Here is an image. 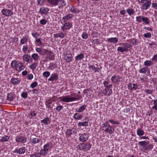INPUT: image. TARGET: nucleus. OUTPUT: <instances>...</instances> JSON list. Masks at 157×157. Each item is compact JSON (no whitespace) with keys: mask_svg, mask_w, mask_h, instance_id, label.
I'll use <instances>...</instances> for the list:
<instances>
[{"mask_svg":"<svg viewBox=\"0 0 157 157\" xmlns=\"http://www.w3.org/2000/svg\"><path fill=\"white\" fill-rule=\"evenodd\" d=\"M82 37L84 39H86L88 38V36L87 34L84 32L82 35Z\"/></svg>","mask_w":157,"mask_h":157,"instance_id":"nucleus-56","label":"nucleus"},{"mask_svg":"<svg viewBox=\"0 0 157 157\" xmlns=\"http://www.w3.org/2000/svg\"><path fill=\"white\" fill-rule=\"evenodd\" d=\"M109 123L108 121H107L105 123L102 124V126L103 128V130L105 132L109 133L110 134H112L114 131V129L112 126L109 124Z\"/></svg>","mask_w":157,"mask_h":157,"instance_id":"nucleus-2","label":"nucleus"},{"mask_svg":"<svg viewBox=\"0 0 157 157\" xmlns=\"http://www.w3.org/2000/svg\"><path fill=\"white\" fill-rule=\"evenodd\" d=\"M108 121V122H109L113 124H116L117 125H119L120 124L119 122L118 121H115L112 120H109Z\"/></svg>","mask_w":157,"mask_h":157,"instance_id":"nucleus-47","label":"nucleus"},{"mask_svg":"<svg viewBox=\"0 0 157 157\" xmlns=\"http://www.w3.org/2000/svg\"><path fill=\"white\" fill-rule=\"evenodd\" d=\"M136 132L137 135L140 136L143 135L145 133L144 131L140 129H137Z\"/></svg>","mask_w":157,"mask_h":157,"instance_id":"nucleus-33","label":"nucleus"},{"mask_svg":"<svg viewBox=\"0 0 157 157\" xmlns=\"http://www.w3.org/2000/svg\"><path fill=\"white\" fill-rule=\"evenodd\" d=\"M24 68V66L23 65L22 63L21 62H18L17 63L15 67V69L18 71H22Z\"/></svg>","mask_w":157,"mask_h":157,"instance_id":"nucleus-8","label":"nucleus"},{"mask_svg":"<svg viewBox=\"0 0 157 157\" xmlns=\"http://www.w3.org/2000/svg\"><path fill=\"white\" fill-rule=\"evenodd\" d=\"M72 17V14H68L67 15L64 16V17H63V18H62V20H63L64 21H63V22H65L66 21L71 18Z\"/></svg>","mask_w":157,"mask_h":157,"instance_id":"nucleus-30","label":"nucleus"},{"mask_svg":"<svg viewBox=\"0 0 157 157\" xmlns=\"http://www.w3.org/2000/svg\"><path fill=\"white\" fill-rule=\"evenodd\" d=\"M47 1L54 6L57 5L59 3V0H47Z\"/></svg>","mask_w":157,"mask_h":157,"instance_id":"nucleus-20","label":"nucleus"},{"mask_svg":"<svg viewBox=\"0 0 157 157\" xmlns=\"http://www.w3.org/2000/svg\"><path fill=\"white\" fill-rule=\"evenodd\" d=\"M79 150L84 151L89 150L91 147V145L89 143L80 144L78 145Z\"/></svg>","mask_w":157,"mask_h":157,"instance_id":"nucleus-3","label":"nucleus"},{"mask_svg":"<svg viewBox=\"0 0 157 157\" xmlns=\"http://www.w3.org/2000/svg\"><path fill=\"white\" fill-rule=\"evenodd\" d=\"M153 64V63L151 60H147L144 62V65L146 66H150Z\"/></svg>","mask_w":157,"mask_h":157,"instance_id":"nucleus-37","label":"nucleus"},{"mask_svg":"<svg viewBox=\"0 0 157 157\" xmlns=\"http://www.w3.org/2000/svg\"><path fill=\"white\" fill-rule=\"evenodd\" d=\"M17 63V61L16 60L12 61L11 63V67L13 68H14V67H15Z\"/></svg>","mask_w":157,"mask_h":157,"instance_id":"nucleus-45","label":"nucleus"},{"mask_svg":"<svg viewBox=\"0 0 157 157\" xmlns=\"http://www.w3.org/2000/svg\"><path fill=\"white\" fill-rule=\"evenodd\" d=\"M138 86L137 84L134 83L132 84L129 83L128 85V89L131 90L134 89L136 90L138 88Z\"/></svg>","mask_w":157,"mask_h":157,"instance_id":"nucleus-13","label":"nucleus"},{"mask_svg":"<svg viewBox=\"0 0 157 157\" xmlns=\"http://www.w3.org/2000/svg\"><path fill=\"white\" fill-rule=\"evenodd\" d=\"M153 145L152 144H151L148 145V146H145L143 147V148H144V149L145 151H147L148 150H151L153 148Z\"/></svg>","mask_w":157,"mask_h":157,"instance_id":"nucleus-35","label":"nucleus"},{"mask_svg":"<svg viewBox=\"0 0 157 157\" xmlns=\"http://www.w3.org/2000/svg\"><path fill=\"white\" fill-rule=\"evenodd\" d=\"M40 24L41 25H45L47 23V21L45 19H42L40 21Z\"/></svg>","mask_w":157,"mask_h":157,"instance_id":"nucleus-59","label":"nucleus"},{"mask_svg":"<svg viewBox=\"0 0 157 157\" xmlns=\"http://www.w3.org/2000/svg\"><path fill=\"white\" fill-rule=\"evenodd\" d=\"M143 16H139L137 17H136V21L137 22L141 23L142 22V21Z\"/></svg>","mask_w":157,"mask_h":157,"instance_id":"nucleus-48","label":"nucleus"},{"mask_svg":"<svg viewBox=\"0 0 157 157\" xmlns=\"http://www.w3.org/2000/svg\"><path fill=\"white\" fill-rule=\"evenodd\" d=\"M48 9L47 8L42 7L40 8L39 12L41 13L46 14L48 12Z\"/></svg>","mask_w":157,"mask_h":157,"instance_id":"nucleus-27","label":"nucleus"},{"mask_svg":"<svg viewBox=\"0 0 157 157\" xmlns=\"http://www.w3.org/2000/svg\"><path fill=\"white\" fill-rule=\"evenodd\" d=\"M47 58L49 59L50 60H53L54 59V55H51L49 56H47Z\"/></svg>","mask_w":157,"mask_h":157,"instance_id":"nucleus-61","label":"nucleus"},{"mask_svg":"<svg viewBox=\"0 0 157 157\" xmlns=\"http://www.w3.org/2000/svg\"><path fill=\"white\" fill-rule=\"evenodd\" d=\"M108 40L110 42L115 43L118 41V39L117 37L110 38L108 39Z\"/></svg>","mask_w":157,"mask_h":157,"instance_id":"nucleus-28","label":"nucleus"},{"mask_svg":"<svg viewBox=\"0 0 157 157\" xmlns=\"http://www.w3.org/2000/svg\"><path fill=\"white\" fill-rule=\"evenodd\" d=\"M129 42L134 45H136L137 44V40L135 38L130 40Z\"/></svg>","mask_w":157,"mask_h":157,"instance_id":"nucleus-38","label":"nucleus"},{"mask_svg":"<svg viewBox=\"0 0 157 157\" xmlns=\"http://www.w3.org/2000/svg\"><path fill=\"white\" fill-rule=\"evenodd\" d=\"M149 141L147 142L146 141H142L139 142L138 143V144L139 145L142 146L143 147L148 145Z\"/></svg>","mask_w":157,"mask_h":157,"instance_id":"nucleus-32","label":"nucleus"},{"mask_svg":"<svg viewBox=\"0 0 157 157\" xmlns=\"http://www.w3.org/2000/svg\"><path fill=\"white\" fill-rule=\"evenodd\" d=\"M151 36V33H147L144 35V36L146 38H150Z\"/></svg>","mask_w":157,"mask_h":157,"instance_id":"nucleus-52","label":"nucleus"},{"mask_svg":"<svg viewBox=\"0 0 157 157\" xmlns=\"http://www.w3.org/2000/svg\"><path fill=\"white\" fill-rule=\"evenodd\" d=\"M88 68L89 69L91 68L93 70L94 69L95 70L94 72H99L101 71L100 69L98 67H95L94 66L90 65L89 66Z\"/></svg>","mask_w":157,"mask_h":157,"instance_id":"nucleus-26","label":"nucleus"},{"mask_svg":"<svg viewBox=\"0 0 157 157\" xmlns=\"http://www.w3.org/2000/svg\"><path fill=\"white\" fill-rule=\"evenodd\" d=\"M84 58V55L83 53L78 54L75 57L76 61H81Z\"/></svg>","mask_w":157,"mask_h":157,"instance_id":"nucleus-19","label":"nucleus"},{"mask_svg":"<svg viewBox=\"0 0 157 157\" xmlns=\"http://www.w3.org/2000/svg\"><path fill=\"white\" fill-rule=\"evenodd\" d=\"M72 129H67V130L65 134L67 136H71V134H72Z\"/></svg>","mask_w":157,"mask_h":157,"instance_id":"nucleus-42","label":"nucleus"},{"mask_svg":"<svg viewBox=\"0 0 157 157\" xmlns=\"http://www.w3.org/2000/svg\"><path fill=\"white\" fill-rule=\"evenodd\" d=\"M77 98L75 97H70L68 95L61 97V101L64 102H69L76 100Z\"/></svg>","mask_w":157,"mask_h":157,"instance_id":"nucleus-4","label":"nucleus"},{"mask_svg":"<svg viewBox=\"0 0 157 157\" xmlns=\"http://www.w3.org/2000/svg\"><path fill=\"white\" fill-rule=\"evenodd\" d=\"M105 92L104 94L105 95L109 96L112 92V90L111 89H109V88H108V89H105Z\"/></svg>","mask_w":157,"mask_h":157,"instance_id":"nucleus-25","label":"nucleus"},{"mask_svg":"<svg viewBox=\"0 0 157 157\" xmlns=\"http://www.w3.org/2000/svg\"><path fill=\"white\" fill-rule=\"evenodd\" d=\"M86 105H82L81 106L78 110H77L76 111L78 113L81 112L83 111L86 108Z\"/></svg>","mask_w":157,"mask_h":157,"instance_id":"nucleus-31","label":"nucleus"},{"mask_svg":"<svg viewBox=\"0 0 157 157\" xmlns=\"http://www.w3.org/2000/svg\"><path fill=\"white\" fill-rule=\"evenodd\" d=\"M103 84L107 88L112 87L113 85L112 84H109V82L106 81L103 82Z\"/></svg>","mask_w":157,"mask_h":157,"instance_id":"nucleus-34","label":"nucleus"},{"mask_svg":"<svg viewBox=\"0 0 157 157\" xmlns=\"http://www.w3.org/2000/svg\"><path fill=\"white\" fill-rule=\"evenodd\" d=\"M45 52L46 54V55L48 56H49L51 55H52L53 54L52 52L50 51H48V50L44 49Z\"/></svg>","mask_w":157,"mask_h":157,"instance_id":"nucleus-54","label":"nucleus"},{"mask_svg":"<svg viewBox=\"0 0 157 157\" xmlns=\"http://www.w3.org/2000/svg\"><path fill=\"white\" fill-rule=\"evenodd\" d=\"M152 61H157V54L154 56L153 58L151 59Z\"/></svg>","mask_w":157,"mask_h":157,"instance_id":"nucleus-63","label":"nucleus"},{"mask_svg":"<svg viewBox=\"0 0 157 157\" xmlns=\"http://www.w3.org/2000/svg\"><path fill=\"white\" fill-rule=\"evenodd\" d=\"M14 95L12 93H9L7 95V100L9 101H11L13 100Z\"/></svg>","mask_w":157,"mask_h":157,"instance_id":"nucleus-21","label":"nucleus"},{"mask_svg":"<svg viewBox=\"0 0 157 157\" xmlns=\"http://www.w3.org/2000/svg\"><path fill=\"white\" fill-rule=\"evenodd\" d=\"M147 69V67H144L139 71V72L140 73L145 74L146 72Z\"/></svg>","mask_w":157,"mask_h":157,"instance_id":"nucleus-39","label":"nucleus"},{"mask_svg":"<svg viewBox=\"0 0 157 157\" xmlns=\"http://www.w3.org/2000/svg\"><path fill=\"white\" fill-rule=\"evenodd\" d=\"M58 78V75L56 74H51L48 80L50 81H53L54 80H57Z\"/></svg>","mask_w":157,"mask_h":157,"instance_id":"nucleus-17","label":"nucleus"},{"mask_svg":"<svg viewBox=\"0 0 157 157\" xmlns=\"http://www.w3.org/2000/svg\"><path fill=\"white\" fill-rule=\"evenodd\" d=\"M151 4L153 7L155 8V9L157 10V3H153Z\"/></svg>","mask_w":157,"mask_h":157,"instance_id":"nucleus-64","label":"nucleus"},{"mask_svg":"<svg viewBox=\"0 0 157 157\" xmlns=\"http://www.w3.org/2000/svg\"><path fill=\"white\" fill-rule=\"evenodd\" d=\"M59 37L61 38H64L66 36V34H64L63 33H59Z\"/></svg>","mask_w":157,"mask_h":157,"instance_id":"nucleus-62","label":"nucleus"},{"mask_svg":"<svg viewBox=\"0 0 157 157\" xmlns=\"http://www.w3.org/2000/svg\"><path fill=\"white\" fill-rule=\"evenodd\" d=\"M40 155L38 152H36L35 154H33L31 155L30 157H40Z\"/></svg>","mask_w":157,"mask_h":157,"instance_id":"nucleus-49","label":"nucleus"},{"mask_svg":"<svg viewBox=\"0 0 157 157\" xmlns=\"http://www.w3.org/2000/svg\"><path fill=\"white\" fill-rule=\"evenodd\" d=\"M37 65V63H34L30 65L29 67L30 68L33 70L36 68Z\"/></svg>","mask_w":157,"mask_h":157,"instance_id":"nucleus-46","label":"nucleus"},{"mask_svg":"<svg viewBox=\"0 0 157 157\" xmlns=\"http://www.w3.org/2000/svg\"><path fill=\"white\" fill-rule=\"evenodd\" d=\"M41 122L47 125L51 123V119L48 117H45L43 120L41 121Z\"/></svg>","mask_w":157,"mask_h":157,"instance_id":"nucleus-16","label":"nucleus"},{"mask_svg":"<svg viewBox=\"0 0 157 157\" xmlns=\"http://www.w3.org/2000/svg\"><path fill=\"white\" fill-rule=\"evenodd\" d=\"M26 137L23 136H21L20 137H17L16 138V140L17 142L24 143L26 141Z\"/></svg>","mask_w":157,"mask_h":157,"instance_id":"nucleus-12","label":"nucleus"},{"mask_svg":"<svg viewBox=\"0 0 157 157\" xmlns=\"http://www.w3.org/2000/svg\"><path fill=\"white\" fill-rule=\"evenodd\" d=\"M2 14L6 17H10L13 14V13L10 10L4 9L1 11Z\"/></svg>","mask_w":157,"mask_h":157,"instance_id":"nucleus-5","label":"nucleus"},{"mask_svg":"<svg viewBox=\"0 0 157 157\" xmlns=\"http://www.w3.org/2000/svg\"><path fill=\"white\" fill-rule=\"evenodd\" d=\"M119 76L113 75L112 76L111 78V80L112 82L116 83L119 81Z\"/></svg>","mask_w":157,"mask_h":157,"instance_id":"nucleus-22","label":"nucleus"},{"mask_svg":"<svg viewBox=\"0 0 157 157\" xmlns=\"http://www.w3.org/2000/svg\"><path fill=\"white\" fill-rule=\"evenodd\" d=\"M37 113L34 111H31L29 114V118L32 119L33 116H35L36 115Z\"/></svg>","mask_w":157,"mask_h":157,"instance_id":"nucleus-44","label":"nucleus"},{"mask_svg":"<svg viewBox=\"0 0 157 157\" xmlns=\"http://www.w3.org/2000/svg\"><path fill=\"white\" fill-rule=\"evenodd\" d=\"M23 59L28 63H32L33 60L31 57L28 55H25L23 57Z\"/></svg>","mask_w":157,"mask_h":157,"instance_id":"nucleus-15","label":"nucleus"},{"mask_svg":"<svg viewBox=\"0 0 157 157\" xmlns=\"http://www.w3.org/2000/svg\"><path fill=\"white\" fill-rule=\"evenodd\" d=\"M72 25L71 22L65 23L61 27V30L64 32L66 30L70 29L72 27Z\"/></svg>","mask_w":157,"mask_h":157,"instance_id":"nucleus-7","label":"nucleus"},{"mask_svg":"<svg viewBox=\"0 0 157 157\" xmlns=\"http://www.w3.org/2000/svg\"><path fill=\"white\" fill-rule=\"evenodd\" d=\"M63 106H62L59 105L56 107V109L58 112H59L63 109Z\"/></svg>","mask_w":157,"mask_h":157,"instance_id":"nucleus-60","label":"nucleus"},{"mask_svg":"<svg viewBox=\"0 0 157 157\" xmlns=\"http://www.w3.org/2000/svg\"><path fill=\"white\" fill-rule=\"evenodd\" d=\"M82 115L78 113H75L73 117V118H74L75 119H77L78 120L82 118Z\"/></svg>","mask_w":157,"mask_h":157,"instance_id":"nucleus-23","label":"nucleus"},{"mask_svg":"<svg viewBox=\"0 0 157 157\" xmlns=\"http://www.w3.org/2000/svg\"><path fill=\"white\" fill-rule=\"evenodd\" d=\"M88 125V121H86L83 122H79L78 123V126L79 127L81 126H87Z\"/></svg>","mask_w":157,"mask_h":157,"instance_id":"nucleus-29","label":"nucleus"},{"mask_svg":"<svg viewBox=\"0 0 157 157\" xmlns=\"http://www.w3.org/2000/svg\"><path fill=\"white\" fill-rule=\"evenodd\" d=\"M51 144L49 143H47L45 144L44 146V150L47 151L49 149V148L51 147Z\"/></svg>","mask_w":157,"mask_h":157,"instance_id":"nucleus-36","label":"nucleus"},{"mask_svg":"<svg viewBox=\"0 0 157 157\" xmlns=\"http://www.w3.org/2000/svg\"><path fill=\"white\" fill-rule=\"evenodd\" d=\"M120 45H122L123 46H120L118 48L117 50L121 53L124 52H128V48L131 49L132 47V45L128 43H120Z\"/></svg>","mask_w":157,"mask_h":157,"instance_id":"nucleus-1","label":"nucleus"},{"mask_svg":"<svg viewBox=\"0 0 157 157\" xmlns=\"http://www.w3.org/2000/svg\"><path fill=\"white\" fill-rule=\"evenodd\" d=\"M72 55L71 53H66L65 54L64 56V58L65 60L69 63L72 61Z\"/></svg>","mask_w":157,"mask_h":157,"instance_id":"nucleus-9","label":"nucleus"},{"mask_svg":"<svg viewBox=\"0 0 157 157\" xmlns=\"http://www.w3.org/2000/svg\"><path fill=\"white\" fill-rule=\"evenodd\" d=\"M21 96L23 98H26L28 96V94L27 93L22 92L21 94Z\"/></svg>","mask_w":157,"mask_h":157,"instance_id":"nucleus-58","label":"nucleus"},{"mask_svg":"<svg viewBox=\"0 0 157 157\" xmlns=\"http://www.w3.org/2000/svg\"><path fill=\"white\" fill-rule=\"evenodd\" d=\"M151 4V0H148L142 5L143 9L144 10H147L150 7Z\"/></svg>","mask_w":157,"mask_h":157,"instance_id":"nucleus-11","label":"nucleus"},{"mask_svg":"<svg viewBox=\"0 0 157 157\" xmlns=\"http://www.w3.org/2000/svg\"><path fill=\"white\" fill-rule=\"evenodd\" d=\"M38 85V83L36 82H35L32 83L30 85V87L32 88H34L36 87Z\"/></svg>","mask_w":157,"mask_h":157,"instance_id":"nucleus-55","label":"nucleus"},{"mask_svg":"<svg viewBox=\"0 0 157 157\" xmlns=\"http://www.w3.org/2000/svg\"><path fill=\"white\" fill-rule=\"evenodd\" d=\"M81 9V10H82ZM70 11L72 13H78L81 11V10H79L78 8L75 6H72L70 9Z\"/></svg>","mask_w":157,"mask_h":157,"instance_id":"nucleus-18","label":"nucleus"},{"mask_svg":"<svg viewBox=\"0 0 157 157\" xmlns=\"http://www.w3.org/2000/svg\"><path fill=\"white\" fill-rule=\"evenodd\" d=\"M28 39L26 37H24L21 41V43L24 44L28 41Z\"/></svg>","mask_w":157,"mask_h":157,"instance_id":"nucleus-53","label":"nucleus"},{"mask_svg":"<svg viewBox=\"0 0 157 157\" xmlns=\"http://www.w3.org/2000/svg\"><path fill=\"white\" fill-rule=\"evenodd\" d=\"M50 75V73L49 71H46L43 73V75L46 77H48Z\"/></svg>","mask_w":157,"mask_h":157,"instance_id":"nucleus-57","label":"nucleus"},{"mask_svg":"<svg viewBox=\"0 0 157 157\" xmlns=\"http://www.w3.org/2000/svg\"><path fill=\"white\" fill-rule=\"evenodd\" d=\"M47 154V151L44 150V149H42L40 150V155H42L44 156L46 155Z\"/></svg>","mask_w":157,"mask_h":157,"instance_id":"nucleus-50","label":"nucleus"},{"mask_svg":"<svg viewBox=\"0 0 157 157\" xmlns=\"http://www.w3.org/2000/svg\"><path fill=\"white\" fill-rule=\"evenodd\" d=\"M11 82L13 84H17L20 83V81L18 80V78H12L11 79Z\"/></svg>","mask_w":157,"mask_h":157,"instance_id":"nucleus-24","label":"nucleus"},{"mask_svg":"<svg viewBox=\"0 0 157 157\" xmlns=\"http://www.w3.org/2000/svg\"><path fill=\"white\" fill-rule=\"evenodd\" d=\"M9 139V137L8 136H6L2 137V138L0 140V141L1 142L7 141Z\"/></svg>","mask_w":157,"mask_h":157,"instance_id":"nucleus-41","label":"nucleus"},{"mask_svg":"<svg viewBox=\"0 0 157 157\" xmlns=\"http://www.w3.org/2000/svg\"><path fill=\"white\" fill-rule=\"evenodd\" d=\"M79 140L82 142H86L87 140L89 137V135L86 133H84L83 134H79Z\"/></svg>","mask_w":157,"mask_h":157,"instance_id":"nucleus-6","label":"nucleus"},{"mask_svg":"<svg viewBox=\"0 0 157 157\" xmlns=\"http://www.w3.org/2000/svg\"><path fill=\"white\" fill-rule=\"evenodd\" d=\"M36 136L34 135H32L30 137V140L33 144H35L39 143L40 140L36 138Z\"/></svg>","mask_w":157,"mask_h":157,"instance_id":"nucleus-10","label":"nucleus"},{"mask_svg":"<svg viewBox=\"0 0 157 157\" xmlns=\"http://www.w3.org/2000/svg\"><path fill=\"white\" fill-rule=\"evenodd\" d=\"M32 57L36 61L38 59L39 57L37 54L34 53L32 55Z\"/></svg>","mask_w":157,"mask_h":157,"instance_id":"nucleus-43","label":"nucleus"},{"mask_svg":"<svg viewBox=\"0 0 157 157\" xmlns=\"http://www.w3.org/2000/svg\"><path fill=\"white\" fill-rule=\"evenodd\" d=\"M149 19L148 18L143 16L142 21L146 24H149V22L148 21Z\"/></svg>","mask_w":157,"mask_h":157,"instance_id":"nucleus-51","label":"nucleus"},{"mask_svg":"<svg viewBox=\"0 0 157 157\" xmlns=\"http://www.w3.org/2000/svg\"><path fill=\"white\" fill-rule=\"evenodd\" d=\"M126 11L130 16L133 15L135 13L134 10L132 9H128Z\"/></svg>","mask_w":157,"mask_h":157,"instance_id":"nucleus-40","label":"nucleus"},{"mask_svg":"<svg viewBox=\"0 0 157 157\" xmlns=\"http://www.w3.org/2000/svg\"><path fill=\"white\" fill-rule=\"evenodd\" d=\"M26 151V148L25 147L20 148L18 150L14 151V152L19 153V154H24Z\"/></svg>","mask_w":157,"mask_h":157,"instance_id":"nucleus-14","label":"nucleus"}]
</instances>
